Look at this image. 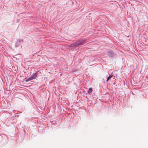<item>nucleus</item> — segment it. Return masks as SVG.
Wrapping results in <instances>:
<instances>
[{
  "label": "nucleus",
  "instance_id": "nucleus-1",
  "mask_svg": "<svg viewBox=\"0 0 148 148\" xmlns=\"http://www.w3.org/2000/svg\"><path fill=\"white\" fill-rule=\"evenodd\" d=\"M84 42L85 40H78L73 44H71V47H74L80 45H82L83 43Z\"/></svg>",
  "mask_w": 148,
  "mask_h": 148
},
{
  "label": "nucleus",
  "instance_id": "nucleus-2",
  "mask_svg": "<svg viewBox=\"0 0 148 148\" xmlns=\"http://www.w3.org/2000/svg\"><path fill=\"white\" fill-rule=\"evenodd\" d=\"M37 74L36 73H35L33 76H31L30 78L27 79L26 80L27 82L37 77Z\"/></svg>",
  "mask_w": 148,
  "mask_h": 148
},
{
  "label": "nucleus",
  "instance_id": "nucleus-3",
  "mask_svg": "<svg viewBox=\"0 0 148 148\" xmlns=\"http://www.w3.org/2000/svg\"><path fill=\"white\" fill-rule=\"evenodd\" d=\"M92 91V89L91 88H90L87 91L88 93H89L91 92Z\"/></svg>",
  "mask_w": 148,
  "mask_h": 148
},
{
  "label": "nucleus",
  "instance_id": "nucleus-4",
  "mask_svg": "<svg viewBox=\"0 0 148 148\" xmlns=\"http://www.w3.org/2000/svg\"><path fill=\"white\" fill-rule=\"evenodd\" d=\"M112 75H110L109 76L107 77L106 81L108 82L112 77Z\"/></svg>",
  "mask_w": 148,
  "mask_h": 148
}]
</instances>
